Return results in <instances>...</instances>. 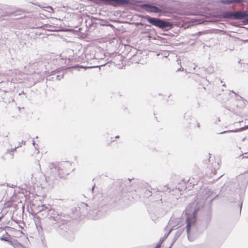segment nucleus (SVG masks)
<instances>
[{
	"label": "nucleus",
	"instance_id": "nucleus-16",
	"mask_svg": "<svg viewBox=\"0 0 248 248\" xmlns=\"http://www.w3.org/2000/svg\"><path fill=\"white\" fill-rule=\"evenodd\" d=\"M243 13H247L246 14V16H245L244 19H246L248 23V11H243Z\"/></svg>",
	"mask_w": 248,
	"mask_h": 248
},
{
	"label": "nucleus",
	"instance_id": "nucleus-27",
	"mask_svg": "<svg viewBox=\"0 0 248 248\" xmlns=\"http://www.w3.org/2000/svg\"><path fill=\"white\" fill-rule=\"evenodd\" d=\"M15 13H16V12H12V14H14Z\"/></svg>",
	"mask_w": 248,
	"mask_h": 248
},
{
	"label": "nucleus",
	"instance_id": "nucleus-9",
	"mask_svg": "<svg viewBox=\"0 0 248 248\" xmlns=\"http://www.w3.org/2000/svg\"><path fill=\"white\" fill-rule=\"evenodd\" d=\"M146 6L150 8L149 11L151 12L157 13L161 12V10L156 6H151L149 5H146Z\"/></svg>",
	"mask_w": 248,
	"mask_h": 248
},
{
	"label": "nucleus",
	"instance_id": "nucleus-13",
	"mask_svg": "<svg viewBox=\"0 0 248 248\" xmlns=\"http://www.w3.org/2000/svg\"><path fill=\"white\" fill-rule=\"evenodd\" d=\"M72 214V215L71 216V217L74 219H76L77 217V208L75 207L71 213Z\"/></svg>",
	"mask_w": 248,
	"mask_h": 248
},
{
	"label": "nucleus",
	"instance_id": "nucleus-17",
	"mask_svg": "<svg viewBox=\"0 0 248 248\" xmlns=\"http://www.w3.org/2000/svg\"><path fill=\"white\" fill-rule=\"evenodd\" d=\"M54 79V78L53 77H51V76H49L47 78V80L49 81H53Z\"/></svg>",
	"mask_w": 248,
	"mask_h": 248
},
{
	"label": "nucleus",
	"instance_id": "nucleus-24",
	"mask_svg": "<svg viewBox=\"0 0 248 248\" xmlns=\"http://www.w3.org/2000/svg\"><path fill=\"white\" fill-rule=\"evenodd\" d=\"M9 133L8 132L6 134H5V135L4 136L5 137H7L8 136V135H9Z\"/></svg>",
	"mask_w": 248,
	"mask_h": 248
},
{
	"label": "nucleus",
	"instance_id": "nucleus-8",
	"mask_svg": "<svg viewBox=\"0 0 248 248\" xmlns=\"http://www.w3.org/2000/svg\"><path fill=\"white\" fill-rule=\"evenodd\" d=\"M37 208L38 213H41L44 211L45 215H46L47 213V210L50 209L51 207L49 205L48 206H46L45 204H42L41 206L38 205Z\"/></svg>",
	"mask_w": 248,
	"mask_h": 248
},
{
	"label": "nucleus",
	"instance_id": "nucleus-10",
	"mask_svg": "<svg viewBox=\"0 0 248 248\" xmlns=\"http://www.w3.org/2000/svg\"><path fill=\"white\" fill-rule=\"evenodd\" d=\"M89 50L88 49H86L84 51V54L82 55V57L83 58L84 56L85 57V62H88V61L91 60L93 57L91 55L88 54Z\"/></svg>",
	"mask_w": 248,
	"mask_h": 248
},
{
	"label": "nucleus",
	"instance_id": "nucleus-31",
	"mask_svg": "<svg viewBox=\"0 0 248 248\" xmlns=\"http://www.w3.org/2000/svg\"><path fill=\"white\" fill-rule=\"evenodd\" d=\"M1 217H2V216H1V217H0V219H1Z\"/></svg>",
	"mask_w": 248,
	"mask_h": 248
},
{
	"label": "nucleus",
	"instance_id": "nucleus-7",
	"mask_svg": "<svg viewBox=\"0 0 248 248\" xmlns=\"http://www.w3.org/2000/svg\"><path fill=\"white\" fill-rule=\"evenodd\" d=\"M196 221L195 217L192 218L188 217L186 219V232L187 233L190 232L191 225L194 224Z\"/></svg>",
	"mask_w": 248,
	"mask_h": 248
},
{
	"label": "nucleus",
	"instance_id": "nucleus-12",
	"mask_svg": "<svg viewBox=\"0 0 248 248\" xmlns=\"http://www.w3.org/2000/svg\"><path fill=\"white\" fill-rule=\"evenodd\" d=\"M242 0H224L223 2L226 4H232L233 3L241 2Z\"/></svg>",
	"mask_w": 248,
	"mask_h": 248
},
{
	"label": "nucleus",
	"instance_id": "nucleus-2",
	"mask_svg": "<svg viewBox=\"0 0 248 248\" xmlns=\"http://www.w3.org/2000/svg\"><path fill=\"white\" fill-rule=\"evenodd\" d=\"M50 170V175L46 177L45 178L46 181L47 182L49 181H53L57 177L62 178V176L61 175L60 170L58 167L57 164L55 163H50L48 166Z\"/></svg>",
	"mask_w": 248,
	"mask_h": 248
},
{
	"label": "nucleus",
	"instance_id": "nucleus-3",
	"mask_svg": "<svg viewBox=\"0 0 248 248\" xmlns=\"http://www.w3.org/2000/svg\"><path fill=\"white\" fill-rule=\"evenodd\" d=\"M147 20L150 24L161 29L171 28L172 27V24L165 21L159 18L147 17Z\"/></svg>",
	"mask_w": 248,
	"mask_h": 248
},
{
	"label": "nucleus",
	"instance_id": "nucleus-6",
	"mask_svg": "<svg viewBox=\"0 0 248 248\" xmlns=\"http://www.w3.org/2000/svg\"><path fill=\"white\" fill-rule=\"evenodd\" d=\"M42 215H44L45 216H49V218H53L54 220H56L59 216V214L57 211L51 208L50 209L47 210V213L46 215L42 214Z\"/></svg>",
	"mask_w": 248,
	"mask_h": 248
},
{
	"label": "nucleus",
	"instance_id": "nucleus-14",
	"mask_svg": "<svg viewBox=\"0 0 248 248\" xmlns=\"http://www.w3.org/2000/svg\"><path fill=\"white\" fill-rule=\"evenodd\" d=\"M0 240L8 242L9 243L12 245V242L9 240L8 237H5L4 235H2L0 237Z\"/></svg>",
	"mask_w": 248,
	"mask_h": 248
},
{
	"label": "nucleus",
	"instance_id": "nucleus-21",
	"mask_svg": "<svg viewBox=\"0 0 248 248\" xmlns=\"http://www.w3.org/2000/svg\"><path fill=\"white\" fill-rule=\"evenodd\" d=\"M32 144L35 146V142L34 140H32Z\"/></svg>",
	"mask_w": 248,
	"mask_h": 248
},
{
	"label": "nucleus",
	"instance_id": "nucleus-11",
	"mask_svg": "<svg viewBox=\"0 0 248 248\" xmlns=\"http://www.w3.org/2000/svg\"><path fill=\"white\" fill-rule=\"evenodd\" d=\"M21 145H20V144L18 145L17 147H15L14 148H12V149H8L6 150V152L5 153V154H10L12 157L14 155H13V153L16 150V148L19 147H21Z\"/></svg>",
	"mask_w": 248,
	"mask_h": 248
},
{
	"label": "nucleus",
	"instance_id": "nucleus-15",
	"mask_svg": "<svg viewBox=\"0 0 248 248\" xmlns=\"http://www.w3.org/2000/svg\"><path fill=\"white\" fill-rule=\"evenodd\" d=\"M64 74H62L61 75H57L55 78L57 80H60L62 78H63Z\"/></svg>",
	"mask_w": 248,
	"mask_h": 248
},
{
	"label": "nucleus",
	"instance_id": "nucleus-19",
	"mask_svg": "<svg viewBox=\"0 0 248 248\" xmlns=\"http://www.w3.org/2000/svg\"><path fill=\"white\" fill-rule=\"evenodd\" d=\"M19 143H20V144H22L25 145L26 144V141L22 140L21 141V143L20 142H19ZM20 145H21V144H20Z\"/></svg>",
	"mask_w": 248,
	"mask_h": 248
},
{
	"label": "nucleus",
	"instance_id": "nucleus-23",
	"mask_svg": "<svg viewBox=\"0 0 248 248\" xmlns=\"http://www.w3.org/2000/svg\"><path fill=\"white\" fill-rule=\"evenodd\" d=\"M55 74H56V73H51V74H50V76L55 75Z\"/></svg>",
	"mask_w": 248,
	"mask_h": 248
},
{
	"label": "nucleus",
	"instance_id": "nucleus-18",
	"mask_svg": "<svg viewBox=\"0 0 248 248\" xmlns=\"http://www.w3.org/2000/svg\"><path fill=\"white\" fill-rule=\"evenodd\" d=\"M59 72L60 70L58 69H55V70L51 71V73H56V74L59 73Z\"/></svg>",
	"mask_w": 248,
	"mask_h": 248
},
{
	"label": "nucleus",
	"instance_id": "nucleus-4",
	"mask_svg": "<svg viewBox=\"0 0 248 248\" xmlns=\"http://www.w3.org/2000/svg\"><path fill=\"white\" fill-rule=\"evenodd\" d=\"M247 13H243V11L235 12H225L222 14V17L225 18H229L235 20L244 19L245 16Z\"/></svg>",
	"mask_w": 248,
	"mask_h": 248
},
{
	"label": "nucleus",
	"instance_id": "nucleus-26",
	"mask_svg": "<svg viewBox=\"0 0 248 248\" xmlns=\"http://www.w3.org/2000/svg\"><path fill=\"white\" fill-rule=\"evenodd\" d=\"M48 8L50 9L51 10H53V9L51 7L49 6Z\"/></svg>",
	"mask_w": 248,
	"mask_h": 248
},
{
	"label": "nucleus",
	"instance_id": "nucleus-30",
	"mask_svg": "<svg viewBox=\"0 0 248 248\" xmlns=\"http://www.w3.org/2000/svg\"><path fill=\"white\" fill-rule=\"evenodd\" d=\"M116 138H119V136H116Z\"/></svg>",
	"mask_w": 248,
	"mask_h": 248
},
{
	"label": "nucleus",
	"instance_id": "nucleus-25",
	"mask_svg": "<svg viewBox=\"0 0 248 248\" xmlns=\"http://www.w3.org/2000/svg\"><path fill=\"white\" fill-rule=\"evenodd\" d=\"M60 56L62 57V60L64 59V58H63V56H62V54H61V56Z\"/></svg>",
	"mask_w": 248,
	"mask_h": 248
},
{
	"label": "nucleus",
	"instance_id": "nucleus-28",
	"mask_svg": "<svg viewBox=\"0 0 248 248\" xmlns=\"http://www.w3.org/2000/svg\"><path fill=\"white\" fill-rule=\"evenodd\" d=\"M24 92H23V91H22V93H21V94H24Z\"/></svg>",
	"mask_w": 248,
	"mask_h": 248
},
{
	"label": "nucleus",
	"instance_id": "nucleus-20",
	"mask_svg": "<svg viewBox=\"0 0 248 248\" xmlns=\"http://www.w3.org/2000/svg\"><path fill=\"white\" fill-rule=\"evenodd\" d=\"M7 186H9V187H11V186H9V184H7ZM14 186H15V185H12V186H11V187H14Z\"/></svg>",
	"mask_w": 248,
	"mask_h": 248
},
{
	"label": "nucleus",
	"instance_id": "nucleus-29",
	"mask_svg": "<svg viewBox=\"0 0 248 248\" xmlns=\"http://www.w3.org/2000/svg\"><path fill=\"white\" fill-rule=\"evenodd\" d=\"M157 247H158V248H160V246H157Z\"/></svg>",
	"mask_w": 248,
	"mask_h": 248
},
{
	"label": "nucleus",
	"instance_id": "nucleus-1",
	"mask_svg": "<svg viewBox=\"0 0 248 248\" xmlns=\"http://www.w3.org/2000/svg\"><path fill=\"white\" fill-rule=\"evenodd\" d=\"M58 232L66 240L73 241L75 238L76 227L68 226V228L64 225H60Z\"/></svg>",
	"mask_w": 248,
	"mask_h": 248
},
{
	"label": "nucleus",
	"instance_id": "nucleus-5",
	"mask_svg": "<svg viewBox=\"0 0 248 248\" xmlns=\"http://www.w3.org/2000/svg\"><path fill=\"white\" fill-rule=\"evenodd\" d=\"M77 55H69L68 58V64L70 65L69 67L66 69L68 72H72L73 69L77 70L78 69V62L77 60Z\"/></svg>",
	"mask_w": 248,
	"mask_h": 248
},
{
	"label": "nucleus",
	"instance_id": "nucleus-22",
	"mask_svg": "<svg viewBox=\"0 0 248 248\" xmlns=\"http://www.w3.org/2000/svg\"><path fill=\"white\" fill-rule=\"evenodd\" d=\"M5 234L7 235L9 237L10 236V235L9 234V233L7 232H5Z\"/></svg>",
	"mask_w": 248,
	"mask_h": 248
}]
</instances>
